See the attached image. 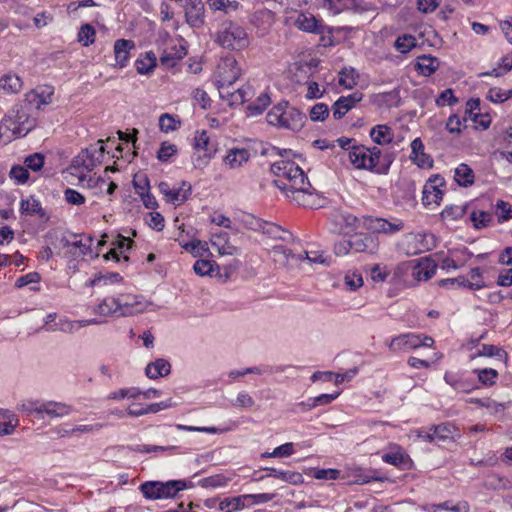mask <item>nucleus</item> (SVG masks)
Returning a JSON list of instances; mask_svg holds the SVG:
<instances>
[{"instance_id": "29", "label": "nucleus", "mask_w": 512, "mask_h": 512, "mask_svg": "<svg viewBox=\"0 0 512 512\" xmlns=\"http://www.w3.org/2000/svg\"><path fill=\"white\" fill-rule=\"evenodd\" d=\"M171 365L165 359H157L149 363L145 369V373L150 379H157L159 377L167 376L170 373Z\"/></svg>"}, {"instance_id": "62", "label": "nucleus", "mask_w": 512, "mask_h": 512, "mask_svg": "<svg viewBox=\"0 0 512 512\" xmlns=\"http://www.w3.org/2000/svg\"><path fill=\"white\" fill-rule=\"evenodd\" d=\"M214 262L210 260H197L193 266L194 272L199 276L210 275L213 271Z\"/></svg>"}, {"instance_id": "4", "label": "nucleus", "mask_w": 512, "mask_h": 512, "mask_svg": "<svg viewBox=\"0 0 512 512\" xmlns=\"http://www.w3.org/2000/svg\"><path fill=\"white\" fill-rule=\"evenodd\" d=\"M215 42L224 49L241 51L249 46L246 30L237 22L222 21L215 34Z\"/></svg>"}, {"instance_id": "20", "label": "nucleus", "mask_w": 512, "mask_h": 512, "mask_svg": "<svg viewBox=\"0 0 512 512\" xmlns=\"http://www.w3.org/2000/svg\"><path fill=\"white\" fill-rule=\"evenodd\" d=\"M410 159L421 168H431L432 158L424 152V144L420 138H415L411 142Z\"/></svg>"}, {"instance_id": "43", "label": "nucleus", "mask_w": 512, "mask_h": 512, "mask_svg": "<svg viewBox=\"0 0 512 512\" xmlns=\"http://www.w3.org/2000/svg\"><path fill=\"white\" fill-rule=\"evenodd\" d=\"M132 243H133V241L129 240L128 238L121 237L117 241V247H115V248L111 249L110 251H108L104 255V258L106 260L113 259V260L119 261L120 260V254H122L125 251L129 250L130 245Z\"/></svg>"}, {"instance_id": "55", "label": "nucleus", "mask_w": 512, "mask_h": 512, "mask_svg": "<svg viewBox=\"0 0 512 512\" xmlns=\"http://www.w3.org/2000/svg\"><path fill=\"white\" fill-rule=\"evenodd\" d=\"M329 115V108L324 103H317L310 109V119L312 121H324Z\"/></svg>"}, {"instance_id": "58", "label": "nucleus", "mask_w": 512, "mask_h": 512, "mask_svg": "<svg viewBox=\"0 0 512 512\" xmlns=\"http://www.w3.org/2000/svg\"><path fill=\"white\" fill-rule=\"evenodd\" d=\"M227 483H228V479L223 475H214V476L206 477L200 481V485L205 488L224 487L227 485Z\"/></svg>"}, {"instance_id": "30", "label": "nucleus", "mask_w": 512, "mask_h": 512, "mask_svg": "<svg viewBox=\"0 0 512 512\" xmlns=\"http://www.w3.org/2000/svg\"><path fill=\"white\" fill-rule=\"evenodd\" d=\"M444 380L457 392L469 393L476 388L475 384L472 381L466 378L458 377L457 375L452 373H445Z\"/></svg>"}, {"instance_id": "10", "label": "nucleus", "mask_w": 512, "mask_h": 512, "mask_svg": "<svg viewBox=\"0 0 512 512\" xmlns=\"http://www.w3.org/2000/svg\"><path fill=\"white\" fill-rule=\"evenodd\" d=\"M272 260L281 267L293 268L304 261L303 254L292 253L283 245H276L270 251Z\"/></svg>"}, {"instance_id": "46", "label": "nucleus", "mask_w": 512, "mask_h": 512, "mask_svg": "<svg viewBox=\"0 0 512 512\" xmlns=\"http://www.w3.org/2000/svg\"><path fill=\"white\" fill-rule=\"evenodd\" d=\"M495 214L498 223L506 222L512 219V206L509 202L498 200L495 205Z\"/></svg>"}, {"instance_id": "52", "label": "nucleus", "mask_w": 512, "mask_h": 512, "mask_svg": "<svg viewBox=\"0 0 512 512\" xmlns=\"http://www.w3.org/2000/svg\"><path fill=\"white\" fill-rule=\"evenodd\" d=\"M95 29L90 24H85L81 26L80 31L78 33V40L83 44V46H89L95 40Z\"/></svg>"}, {"instance_id": "24", "label": "nucleus", "mask_w": 512, "mask_h": 512, "mask_svg": "<svg viewBox=\"0 0 512 512\" xmlns=\"http://www.w3.org/2000/svg\"><path fill=\"white\" fill-rule=\"evenodd\" d=\"M264 471L267 472L266 477H274V478L280 479L284 482H287V483H290L293 485L302 484L304 481L302 474L299 472L282 471V470H278L273 467H266V468H264ZM264 478H265V476H261L259 478V480H262Z\"/></svg>"}, {"instance_id": "45", "label": "nucleus", "mask_w": 512, "mask_h": 512, "mask_svg": "<svg viewBox=\"0 0 512 512\" xmlns=\"http://www.w3.org/2000/svg\"><path fill=\"white\" fill-rule=\"evenodd\" d=\"M470 219L476 229H482L491 224L493 216L487 211H473L470 215Z\"/></svg>"}, {"instance_id": "6", "label": "nucleus", "mask_w": 512, "mask_h": 512, "mask_svg": "<svg viewBox=\"0 0 512 512\" xmlns=\"http://www.w3.org/2000/svg\"><path fill=\"white\" fill-rule=\"evenodd\" d=\"M240 76L241 69L234 56L230 55L220 59L215 71V77L222 97H224V89L235 83Z\"/></svg>"}, {"instance_id": "23", "label": "nucleus", "mask_w": 512, "mask_h": 512, "mask_svg": "<svg viewBox=\"0 0 512 512\" xmlns=\"http://www.w3.org/2000/svg\"><path fill=\"white\" fill-rule=\"evenodd\" d=\"M24 118H26V114L17 110L16 115L10 114L1 121L0 131L6 129L12 131L13 134L25 135L29 128L21 127V125L24 124Z\"/></svg>"}, {"instance_id": "21", "label": "nucleus", "mask_w": 512, "mask_h": 512, "mask_svg": "<svg viewBox=\"0 0 512 512\" xmlns=\"http://www.w3.org/2000/svg\"><path fill=\"white\" fill-rule=\"evenodd\" d=\"M135 43L128 39H118L114 43V55L116 66L124 68L130 58V51L134 49Z\"/></svg>"}, {"instance_id": "35", "label": "nucleus", "mask_w": 512, "mask_h": 512, "mask_svg": "<svg viewBox=\"0 0 512 512\" xmlns=\"http://www.w3.org/2000/svg\"><path fill=\"white\" fill-rule=\"evenodd\" d=\"M454 179L460 186H471L474 183V172L467 164L462 163L455 169Z\"/></svg>"}, {"instance_id": "51", "label": "nucleus", "mask_w": 512, "mask_h": 512, "mask_svg": "<svg viewBox=\"0 0 512 512\" xmlns=\"http://www.w3.org/2000/svg\"><path fill=\"white\" fill-rule=\"evenodd\" d=\"M29 175L28 169L21 165H14L9 172L10 178L14 180L16 184L26 183L29 179Z\"/></svg>"}, {"instance_id": "11", "label": "nucleus", "mask_w": 512, "mask_h": 512, "mask_svg": "<svg viewBox=\"0 0 512 512\" xmlns=\"http://www.w3.org/2000/svg\"><path fill=\"white\" fill-rule=\"evenodd\" d=\"M444 184V179L439 175L429 178L423 189L422 202L425 206L440 203L443 196V190L440 187Z\"/></svg>"}, {"instance_id": "53", "label": "nucleus", "mask_w": 512, "mask_h": 512, "mask_svg": "<svg viewBox=\"0 0 512 512\" xmlns=\"http://www.w3.org/2000/svg\"><path fill=\"white\" fill-rule=\"evenodd\" d=\"M358 75L354 69H343L340 73L339 84L345 88L351 89L357 84Z\"/></svg>"}, {"instance_id": "34", "label": "nucleus", "mask_w": 512, "mask_h": 512, "mask_svg": "<svg viewBox=\"0 0 512 512\" xmlns=\"http://www.w3.org/2000/svg\"><path fill=\"white\" fill-rule=\"evenodd\" d=\"M72 411V408L65 403L48 401L44 402L43 413L47 414L49 417H63Z\"/></svg>"}, {"instance_id": "63", "label": "nucleus", "mask_w": 512, "mask_h": 512, "mask_svg": "<svg viewBox=\"0 0 512 512\" xmlns=\"http://www.w3.org/2000/svg\"><path fill=\"white\" fill-rule=\"evenodd\" d=\"M254 404L255 400L244 391L240 392L236 399L231 402V405L237 408H251Z\"/></svg>"}, {"instance_id": "22", "label": "nucleus", "mask_w": 512, "mask_h": 512, "mask_svg": "<svg viewBox=\"0 0 512 512\" xmlns=\"http://www.w3.org/2000/svg\"><path fill=\"white\" fill-rule=\"evenodd\" d=\"M420 347V335L403 334L393 338L390 341L389 349L391 351H408Z\"/></svg>"}, {"instance_id": "1", "label": "nucleus", "mask_w": 512, "mask_h": 512, "mask_svg": "<svg viewBox=\"0 0 512 512\" xmlns=\"http://www.w3.org/2000/svg\"><path fill=\"white\" fill-rule=\"evenodd\" d=\"M271 171L277 177L274 180V184L288 198L299 206L314 207V188L298 164L290 160L281 159L271 165Z\"/></svg>"}, {"instance_id": "39", "label": "nucleus", "mask_w": 512, "mask_h": 512, "mask_svg": "<svg viewBox=\"0 0 512 512\" xmlns=\"http://www.w3.org/2000/svg\"><path fill=\"white\" fill-rule=\"evenodd\" d=\"M156 56L153 52H147L143 58H139L135 62L136 70L139 74H149L156 67Z\"/></svg>"}, {"instance_id": "31", "label": "nucleus", "mask_w": 512, "mask_h": 512, "mask_svg": "<svg viewBox=\"0 0 512 512\" xmlns=\"http://www.w3.org/2000/svg\"><path fill=\"white\" fill-rule=\"evenodd\" d=\"M439 67V60L430 55H422L417 58L416 68L423 76L432 75Z\"/></svg>"}, {"instance_id": "2", "label": "nucleus", "mask_w": 512, "mask_h": 512, "mask_svg": "<svg viewBox=\"0 0 512 512\" xmlns=\"http://www.w3.org/2000/svg\"><path fill=\"white\" fill-rule=\"evenodd\" d=\"M348 157L356 169H365L376 174H387L393 162L392 155L383 154L377 146L352 145Z\"/></svg>"}, {"instance_id": "49", "label": "nucleus", "mask_w": 512, "mask_h": 512, "mask_svg": "<svg viewBox=\"0 0 512 512\" xmlns=\"http://www.w3.org/2000/svg\"><path fill=\"white\" fill-rule=\"evenodd\" d=\"M483 271L479 267L470 270V280L468 279L467 288L470 290H479L486 286L483 279Z\"/></svg>"}, {"instance_id": "59", "label": "nucleus", "mask_w": 512, "mask_h": 512, "mask_svg": "<svg viewBox=\"0 0 512 512\" xmlns=\"http://www.w3.org/2000/svg\"><path fill=\"white\" fill-rule=\"evenodd\" d=\"M438 284L440 287H445L449 289H454L457 287L467 288L468 278L465 276H459L456 278L442 279L438 282Z\"/></svg>"}, {"instance_id": "15", "label": "nucleus", "mask_w": 512, "mask_h": 512, "mask_svg": "<svg viewBox=\"0 0 512 512\" xmlns=\"http://www.w3.org/2000/svg\"><path fill=\"white\" fill-rule=\"evenodd\" d=\"M350 249L357 253H375L378 249V241L371 234L356 233L349 238Z\"/></svg>"}, {"instance_id": "47", "label": "nucleus", "mask_w": 512, "mask_h": 512, "mask_svg": "<svg viewBox=\"0 0 512 512\" xmlns=\"http://www.w3.org/2000/svg\"><path fill=\"white\" fill-rule=\"evenodd\" d=\"M21 211L28 215L44 216L45 212L40 202L34 198L21 201Z\"/></svg>"}, {"instance_id": "54", "label": "nucleus", "mask_w": 512, "mask_h": 512, "mask_svg": "<svg viewBox=\"0 0 512 512\" xmlns=\"http://www.w3.org/2000/svg\"><path fill=\"white\" fill-rule=\"evenodd\" d=\"M64 200L74 206H80L85 203V196L75 189L67 188L63 192Z\"/></svg>"}, {"instance_id": "33", "label": "nucleus", "mask_w": 512, "mask_h": 512, "mask_svg": "<svg viewBox=\"0 0 512 512\" xmlns=\"http://www.w3.org/2000/svg\"><path fill=\"white\" fill-rule=\"evenodd\" d=\"M428 510L429 512H437L438 510H446L450 512H470V505L465 500L458 501L454 505L451 501H445L438 504H431Z\"/></svg>"}, {"instance_id": "25", "label": "nucleus", "mask_w": 512, "mask_h": 512, "mask_svg": "<svg viewBox=\"0 0 512 512\" xmlns=\"http://www.w3.org/2000/svg\"><path fill=\"white\" fill-rule=\"evenodd\" d=\"M250 158V152L244 148H234L228 151L224 158V163L230 169H236L241 167Z\"/></svg>"}, {"instance_id": "36", "label": "nucleus", "mask_w": 512, "mask_h": 512, "mask_svg": "<svg viewBox=\"0 0 512 512\" xmlns=\"http://www.w3.org/2000/svg\"><path fill=\"white\" fill-rule=\"evenodd\" d=\"M249 496L240 495L232 498H225L219 503V509L224 512H233L243 509L247 505Z\"/></svg>"}, {"instance_id": "57", "label": "nucleus", "mask_w": 512, "mask_h": 512, "mask_svg": "<svg viewBox=\"0 0 512 512\" xmlns=\"http://www.w3.org/2000/svg\"><path fill=\"white\" fill-rule=\"evenodd\" d=\"M465 214V207L461 205L447 206L442 212L443 219L457 220Z\"/></svg>"}, {"instance_id": "40", "label": "nucleus", "mask_w": 512, "mask_h": 512, "mask_svg": "<svg viewBox=\"0 0 512 512\" xmlns=\"http://www.w3.org/2000/svg\"><path fill=\"white\" fill-rule=\"evenodd\" d=\"M416 45L417 39L410 34L398 36L394 43L395 49L402 54L410 52L414 47H416Z\"/></svg>"}, {"instance_id": "32", "label": "nucleus", "mask_w": 512, "mask_h": 512, "mask_svg": "<svg viewBox=\"0 0 512 512\" xmlns=\"http://www.w3.org/2000/svg\"><path fill=\"white\" fill-rule=\"evenodd\" d=\"M191 192V184L186 181H182L178 188H171V194L167 201L174 205H181L189 198Z\"/></svg>"}, {"instance_id": "5", "label": "nucleus", "mask_w": 512, "mask_h": 512, "mask_svg": "<svg viewBox=\"0 0 512 512\" xmlns=\"http://www.w3.org/2000/svg\"><path fill=\"white\" fill-rule=\"evenodd\" d=\"M186 488L188 485L184 480L146 481L139 487L143 496L148 500L171 499Z\"/></svg>"}, {"instance_id": "50", "label": "nucleus", "mask_w": 512, "mask_h": 512, "mask_svg": "<svg viewBox=\"0 0 512 512\" xmlns=\"http://www.w3.org/2000/svg\"><path fill=\"white\" fill-rule=\"evenodd\" d=\"M478 380L485 386H492L498 378V372L492 368H484L475 370Z\"/></svg>"}, {"instance_id": "44", "label": "nucleus", "mask_w": 512, "mask_h": 512, "mask_svg": "<svg viewBox=\"0 0 512 512\" xmlns=\"http://www.w3.org/2000/svg\"><path fill=\"white\" fill-rule=\"evenodd\" d=\"M271 99L267 93L260 94L257 99L247 106L250 115L261 114L270 104Z\"/></svg>"}, {"instance_id": "64", "label": "nucleus", "mask_w": 512, "mask_h": 512, "mask_svg": "<svg viewBox=\"0 0 512 512\" xmlns=\"http://www.w3.org/2000/svg\"><path fill=\"white\" fill-rule=\"evenodd\" d=\"M344 282L350 290L355 291L363 285V278L360 273H347L344 277Z\"/></svg>"}, {"instance_id": "28", "label": "nucleus", "mask_w": 512, "mask_h": 512, "mask_svg": "<svg viewBox=\"0 0 512 512\" xmlns=\"http://www.w3.org/2000/svg\"><path fill=\"white\" fill-rule=\"evenodd\" d=\"M22 80L16 74H6L0 78V94H16L22 90Z\"/></svg>"}, {"instance_id": "19", "label": "nucleus", "mask_w": 512, "mask_h": 512, "mask_svg": "<svg viewBox=\"0 0 512 512\" xmlns=\"http://www.w3.org/2000/svg\"><path fill=\"white\" fill-rule=\"evenodd\" d=\"M295 25L298 29L309 33L320 34L324 31V25L321 20H318L310 13L299 14L295 20Z\"/></svg>"}, {"instance_id": "12", "label": "nucleus", "mask_w": 512, "mask_h": 512, "mask_svg": "<svg viewBox=\"0 0 512 512\" xmlns=\"http://www.w3.org/2000/svg\"><path fill=\"white\" fill-rule=\"evenodd\" d=\"M187 54V48L183 40L177 42L171 41L167 44L163 53L160 56V62L163 66L172 68L177 64V61L184 58Z\"/></svg>"}, {"instance_id": "27", "label": "nucleus", "mask_w": 512, "mask_h": 512, "mask_svg": "<svg viewBox=\"0 0 512 512\" xmlns=\"http://www.w3.org/2000/svg\"><path fill=\"white\" fill-rule=\"evenodd\" d=\"M211 245L220 255H236L239 253V248L228 241L226 233L214 235Z\"/></svg>"}, {"instance_id": "42", "label": "nucleus", "mask_w": 512, "mask_h": 512, "mask_svg": "<svg viewBox=\"0 0 512 512\" xmlns=\"http://www.w3.org/2000/svg\"><path fill=\"white\" fill-rule=\"evenodd\" d=\"M263 233L267 234L271 238L280 239L283 241H288L292 238V234L289 231H286L273 223H266L263 227Z\"/></svg>"}, {"instance_id": "8", "label": "nucleus", "mask_w": 512, "mask_h": 512, "mask_svg": "<svg viewBox=\"0 0 512 512\" xmlns=\"http://www.w3.org/2000/svg\"><path fill=\"white\" fill-rule=\"evenodd\" d=\"M364 226L373 233L392 235L404 229V222L400 219L389 221L384 218L366 217L364 218Z\"/></svg>"}, {"instance_id": "17", "label": "nucleus", "mask_w": 512, "mask_h": 512, "mask_svg": "<svg viewBox=\"0 0 512 512\" xmlns=\"http://www.w3.org/2000/svg\"><path fill=\"white\" fill-rule=\"evenodd\" d=\"M58 240V247L67 248L69 252L75 256H84L88 253L90 244L83 243L81 239H77V235H73V239L71 240L65 235H62ZM89 243H91V237H88Z\"/></svg>"}, {"instance_id": "26", "label": "nucleus", "mask_w": 512, "mask_h": 512, "mask_svg": "<svg viewBox=\"0 0 512 512\" xmlns=\"http://www.w3.org/2000/svg\"><path fill=\"white\" fill-rule=\"evenodd\" d=\"M370 137L374 143L378 145H387L390 144L394 139L393 130L385 124H379L374 126L370 130Z\"/></svg>"}, {"instance_id": "14", "label": "nucleus", "mask_w": 512, "mask_h": 512, "mask_svg": "<svg viewBox=\"0 0 512 512\" xmlns=\"http://www.w3.org/2000/svg\"><path fill=\"white\" fill-rule=\"evenodd\" d=\"M185 17L192 28H201L205 23V7L201 0H187Z\"/></svg>"}, {"instance_id": "41", "label": "nucleus", "mask_w": 512, "mask_h": 512, "mask_svg": "<svg viewBox=\"0 0 512 512\" xmlns=\"http://www.w3.org/2000/svg\"><path fill=\"white\" fill-rule=\"evenodd\" d=\"M207 3L211 10L223 11L226 14L239 7V2L236 0H208Z\"/></svg>"}, {"instance_id": "7", "label": "nucleus", "mask_w": 512, "mask_h": 512, "mask_svg": "<svg viewBox=\"0 0 512 512\" xmlns=\"http://www.w3.org/2000/svg\"><path fill=\"white\" fill-rule=\"evenodd\" d=\"M105 147L103 140H99L96 144L84 149L74 159V165L83 167L87 171H92L97 165L102 162Z\"/></svg>"}, {"instance_id": "13", "label": "nucleus", "mask_w": 512, "mask_h": 512, "mask_svg": "<svg viewBox=\"0 0 512 512\" xmlns=\"http://www.w3.org/2000/svg\"><path fill=\"white\" fill-rule=\"evenodd\" d=\"M120 316H131L141 313L146 309V302L143 298L132 294H121L118 297Z\"/></svg>"}, {"instance_id": "56", "label": "nucleus", "mask_w": 512, "mask_h": 512, "mask_svg": "<svg viewBox=\"0 0 512 512\" xmlns=\"http://www.w3.org/2000/svg\"><path fill=\"white\" fill-rule=\"evenodd\" d=\"M512 97V90L503 91L500 88H491L487 98L494 103H502Z\"/></svg>"}, {"instance_id": "16", "label": "nucleus", "mask_w": 512, "mask_h": 512, "mask_svg": "<svg viewBox=\"0 0 512 512\" xmlns=\"http://www.w3.org/2000/svg\"><path fill=\"white\" fill-rule=\"evenodd\" d=\"M363 98L361 92H354L348 96H341L332 106V112L335 119H341L349 110L360 102Z\"/></svg>"}, {"instance_id": "18", "label": "nucleus", "mask_w": 512, "mask_h": 512, "mask_svg": "<svg viewBox=\"0 0 512 512\" xmlns=\"http://www.w3.org/2000/svg\"><path fill=\"white\" fill-rule=\"evenodd\" d=\"M96 320H80V321H72L67 318H60L53 325H50L46 328L48 332H63V333H74L79 328L96 324Z\"/></svg>"}, {"instance_id": "38", "label": "nucleus", "mask_w": 512, "mask_h": 512, "mask_svg": "<svg viewBox=\"0 0 512 512\" xmlns=\"http://www.w3.org/2000/svg\"><path fill=\"white\" fill-rule=\"evenodd\" d=\"M96 312L103 316L117 314L120 316L118 297H106L98 304Z\"/></svg>"}, {"instance_id": "3", "label": "nucleus", "mask_w": 512, "mask_h": 512, "mask_svg": "<svg viewBox=\"0 0 512 512\" xmlns=\"http://www.w3.org/2000/svg\"><path fill=\"white\" fill-rule=\"evenodd\" d=\"M266 119L270 125L300 131L306 122V115L297 108L290 106L287 101H281L270 109Z\"/></svg>"}, {"instance_id": "9", "label": "nucleus", "mask_w": 512, "mask_h": 512, "mask_svg": "<svg viewBox=\"0 0 512 512\" xmlns=\"http://www.w3.org/2000/svg\"><path fill=\"white\" fill-rule=\"evenodd\" d=\"M407 268L411 269V276L416 281L429 280L436 271L437 264L429 257L421 258L417 263L414 261L405 264Z\"/></svg>"}, {"instance_id": "61", "label": "nucleus", "mask_w": 512, "mask_h": 512, "mask_svg": "<svg viewBox=\"0 0 512 512\" xmlns=\"http://www.w3.org/2000/svg\"><path fill=\"white\" fill-rule=\"evenodd\" d=\"M177 152V147L174 144L163 142L157 152V158L161 162H166Z\"/></svg>"}, {"instance_id": "60", "label": "nucleus", "mask_w": 512, "mask_h": 512, "mask_svg": "<svg viewBox=\"0 0 512 512\" xmlns=\"http://www.w3.org/2000/svg\"><path fill=\"white\" fill-rule=\"evenodd\" d=\"M179 124L172 115L167 113L162 114L159 118L160 130L166 133L176 130Z\"/></svg>"}, {"instance_id": "48", "label": "nucleus", "mask_w": 512, "mask_h": 512, "mask_svg": "<svg viewBox=\"0 0 512 512\" xmlns=\"http://www.w3.org/2000/svg\"><path fill=\"white\" fill-rule=\"evenodd\" d=\"M433 431L435 441H445L453 438L454 427L450 424H439L430 428Z\"/></svg>"}, {"instance_id": "37", "label": "nucleus", "mask_w": 512, "mask_h": 512, "mask_svg": "<svg viewBox=\"0 0 512 512\" xmlns=\"http://www.w3.org/2000/svg\"><path fill=\"white\" fill-rule=\"evenodd\" d=\"M194 141L195 148L197 150H202L204 152L203 156L204 158H206V160L210 159L213 153L215 152V149L212 146H210V139L207 131L202 130L200 132H196Z\"/></svg>"}]
</instances>
